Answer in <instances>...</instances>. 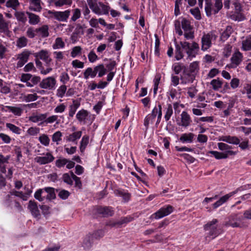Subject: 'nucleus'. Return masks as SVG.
I'll return each instance as SVG.
<instances>
[{
    "mask_svg": "<svg viewBox=\"0 0 251 251\" xmlns=\"http://www.w3.org/2000/svg\"><path fill=\"white\" fill-rule=\"evenodd\" d=\"M28 40L25 36L18 38L16 41V46L19 48H22L27 45Z\"/></svg>",
    "mask_w": 251,
    "mask_h": 251,
    "instance_id": "45",
    "label": "nucleus"
},
{
    "mask_svg": "<svg viewBox=\"0 0 251 251\" xmlns=\"http://www.w3.org/2000/svg\"><path fill=\"white\" fill-rule=\"evenodd\" d=\"M6 126L12 132L14 133L20 134L21 133V129L15 125L11 123H6Z\"/></svg>",
    "mask_w": 251,
    "mask_h": 251,
    "instance_id": "48",
    "label": "nucleus"
},
{
    "mask_svg": "<svg viewBox=\"0 0 251 251\" xmlns=\"http://www.w3.org/2000/svg\"><path fill=\"white\" fill-rule=\"evenodd\" d=\"M232 32V28L230 26H227L226 30L222 33L221 35V40L225 41L230 36Z\"/></svg>",
    "mask_w": 251,
    "mask_h": 251,
    "instance_id": "39",
    "label": "nucleus"
},
{
    "mask_svg": "<svg viewBox=\"0 0 251 251\" xmlns=\"http://www.w3.org/2000/svg\"><path fill=\"white\" fill-rule=\"evenodd\" d=\"M88 116V112L85 109H81L79 110L76 115V118L80 122H83L85 124V120Z\"/></svg>",
    "mask_w": 251,
    "mask_h": 251,
    "instance_id": "28",
    "label": "nucleus"
},
{
    "mask_svg": "<svg viewBox=\"0 0 251 251\" xmlns=\"http://www.w3.org/2000/svg\"><path fill=\"white\" fill-rule=\"evenodd\" d=\"M38 99V96L36 94H28L24 97V100L26 102H29L31 101H35Z\"/></svg>",
    "mask_w": 251,
    "mask_h": 251,
    "instance_id": "58",
    "label": "nucleus"
},
{
    "mask_svg": "<svg viewBox=\"0 0 251 251\" xmlns=\"http://www.w3.org/2000/svg\"><path fill=\"white\" fill-rule=\"evenodd\" d=\"M205 11L207 16L217 14L223 8V0H215L214 5L211 0H204Z\"/></svg>",
    "mask_w": 251,
    "mask_h": 251,
    "instance_id": "3",
    "label": "nucleus"
},
{
    "mask_svg": "<svg viewBox=\"0 0 251 251\" xmlns=\"http://www.w3.org/2000/svg\"><path fill=\"white\" fill-rule=\"evenodd\" d=\"M218 36L214 31H210L202 36L201 42V50L205 51L212 46V41H216Z\"/></svg>",
    "mask_w": 251,
    "mask_h": 251,
    "instance_id": "5",
    "label": "nucleus"
},
{
    "mask_svg": "<svg viewBox=\"0 0 251 251\" xmlns=\"http://www.w3.org/2000/svg\"><path fill=\"white\" fill-rule=\"evenodd\" d=\"M242 49L243 50H251V37H248L242 41Z\"/></svg>",
    "mask_w": 251,
    "mask_h": 251,
    "instance_id": "34",
    "label": "nucleus"
},
{
    "mask_svg": "<svg viewBox=\"0 0 251 251\" xmlns=\"http://www.w3.org/2000/svg\"><path fill=\"white\" fill-rule=\"evenodd\" d=\"M243 58V55L239 51L235 52L230 58V67L232 68H236L242 61Z\"/></svg>",
    "mask_w": 251,
    "mask_h": 251,
    "instance_id": "14",
    "label": "nucleus"
},
{
    "mask_svg": "<svg viewBox=\"0 0 251 251\" xmlns=\"http://www.w3.org/2000/svg\"><path fill=\"white\" fill-rule=\"evenodd\" d=\"M22 192L20 191H17L15 190H12L10 192V195H7L6 196L5 198V205L8 206L10 207L11 206V202H12L11 199V196H15L16 197H19L21 196V194H22Z\"/></svg>",
    "mask_w": 251,
    "mask_h": 251,
    "instance_id": "29",
    "label": "nucleus"
},
{
    "mask_svg": "<svg viewBox=\"0 0 251 251\" xmlns=\"http://www.w3.org/2000/svg\"><path fill=\"white\" fill-rule=\"evenodd\" d=\"M66 91L67 86L64 84L61 85L57 90V96L59 98H62L64 96Z\"/></svg>",
    "mask_w": 251,
    "mask_h": 251,
    "instance_id": "50",
    "label": "nucleus"
},
{
    "mask_svg": "<svg viewBox=\"0 0 251 251\" xmlns=\"http://www.w3.org/2000/svg\"><path fill=\"white\" fill-rule=\"evenodd\" d=\"M10 158V156L7 155L4 156L2 154H0V171L1 173H5L6 166L8 163V160Z\"/></svg>",
    "mask_w": 251,
    "mask_h": 251,
    "instance_id": "25",
    "label": "nucleus"
},
{
    "mask_svg": "<svg viewBox=\"0 0 251 251\" xmlns=\"http://www.w3.org/2000/svg\"><path fill=\"white\" fill-rule=\"evenodd\" d=\"M70 176L69 174H64L63 179L65 183L69 185H72L73 180H75L76 185L81 184L79 178L75 176L74 174H70Z\"/></svg>",
    "mask_w": 251,
    "mask_h": 251,
    "instance_id": "18",
    "label": "nucleus"
},
{
    "mask_svg": "<svg viewBox=\"0 0 251 251\" xmlns=\"http://www.w3.org/2000/svg\"><path fill=\"white\" fill-rule=\"evenodd\" d=\"M5 108L7 109V110H5V111H8L16 116H21L23 111L22 108L16 106H5Z\"/></svg>",
    "mask_w": 251,
    "mask_h": 251,
    "instance_id": "27",
    "label": "nucleus"
},
{
    "mask_svg": "<svg viewBox=\"0 0 251 251\" xmlns=\"http://www.w3.org/2000/svg\"><path fill=\"white\" fill-rule=\"evenodd\" d=\"M137 178V179L143 182L144 184H147V180L148 177L146 176V174H140L141 176H138L137 174H132Z\"/></svg>",
    "mask_w": 251,
    "mask_h": 251,
    "instance_id": "60",
    "label": "nucleus"
},
{
    "mask_svg": "<svg viewBox=\"0 0 251 251\" xmlns=\"http://www.w3.org/2000/svg\"><path fill=\"white\" fill-rule=\"evenodd\" d=\"M173 110L172 108V106L171 104H168L167 105V107L166 108V112L165 114V119L166 121H168L170 120L171 117L173 115Z\"/></svg>",
    "mask_w": 251,
    "mask_h": 251,
    "instance_id": "49",
    "label": "nucleus"
},
{
    "mask_svg": "<svg viewBox=\"0 0 251 251\" xmlns=\"http://www.w3.org/2000/svg\"><path fill=\"white\" fill-rule=\"evenodd\" d=\"M82 135V131H78L73 132L66 137V140L69 142H75L76 140L79 139Z\"/></svg>",
    "mask_w": 251,
    "mask_h": 251,
    "instance_id": "32",
    "label": "nucleus"
},
{
    "mask_svg": "<svg viewBox=\"0 0 251 251\" xmlns=\"http://www.w3.org/2000/svg\"><path fill=\"white\" fill-rule=\"evenodd\" d=\"M31 52L29 50H25L21 53L17 55V59L18 60L16 68H21L28 61Z\"/></svg>",
    "mask_w": 251,
    "mask_h": 251,
    "instance_id": "10",
    "label": "nucleus"
},
{
    "mask_svg": "<svg viewBox=\"0 0 251 251\" xmlns=\"http://www.w3.org/2000/svg\"><path fill=\"white\" fill-rule=\"evenodd\" d=\"M199 70V62L194 61L190 65V71L191 73L198 72Z\"/></svg>",
    "mask_w": 251,
    "mask_h": 251,
    "instance_id": "55",
    "label": "nucleus"
},
{
    "mask_svg": "<svg viewBox=\"0 0 251 251\" xmlns=\"http://www.w3.org/2000/svg\"><path fill=\"white\" fill-rule=\"evenodd\" d=\"M89 136L87 135L84 136L80 142V150L81 152H83L87 145L89 143Z\"/></svg>",
    "mask_w": 251,
    "mask_h": 251,
    "instance_id": "47",
    "label": "nucleus"
},
{
    "mask_svg": "<svg viewBox=\"0 0 251 251\" xmlns=\"http://www.w3.org/2000/svg\"><path fill=\"white\" fill-rule=\"evenodd\" d=\"M182 27L185 31H190L192 28L190 22L185 18H183L181 21Z\"/></svg>",
    "mask_w": 251,
    "mask_h": 251,
    "instance_id": "51",
    "label": "nucleus"
},
{
    "mask_svg": "<svg viewBox=\"0 0 251 251\" xmlns=\"http://www.w3.org/2000/svg\"><path fill=\"white\" fill-rule=\"evenodd\" d=\"M220 140L236 145H238L240 142V139L236 136H231L229 135L222 136Z\"/></svg>",
    "mask_w": 251,
    "mask_h": 251,
    "instance_id": "23",
    "label": "nucleus"
},
{
    "mask_svg": "<svg viewBox=\"0 0 251 251\" xmlns=\"http://www.w3.org/2000/svg\"><path fill=\"white\" fill-rule=\"evenodd\" d=\"M191 13L195 17L197 20H200L201 19V15L200 11L198 8H195L190 9Z\"/></svg>",
    "mask_w": 251,
    "mask_h": 251,
    "instance_id": "63",
    "label": "nucleus"
},
{
    "mask_svg": "<svg viewBox=\"0 0 251 251\" xmlns=\"http://www.w3.org/2000/svg\"><path fill=\"white\" fill-rule=\"evenodd\" d=\"M27 207L32 215L34 217L37 218L40 216V213L38 209L37 203L34 201H29Z\"/></svg>",
    "mask_w": 251,
    "mask_h": 251,
    "instance_id": "19",
    "label": "nucleus"
},
{
    "mask_svg": "<svg viewBox=\"0 0 251 251\" xmlns=\"http://www.w3.org/2000/svg\"><path fill=\"white\" fill-rule=\"evenodd\" d=\"M223 83V81L219 78L214 79L210 82V85H212L213 89L215 91H217L221 88Z\"/></svg>",
    "mask_w": 251,
    "mask_h": 251,
    "instance_id": "36",
    "label": "nucleus"
},
{
    "mask_svg": "<svg viewBox=\"0 0 251 251\" xmlns=\"http://www.w3.org/2000/svg\"><path fill=\"white\" fill-rule=\"evenodd\" d=\"M9 21H6L2 14L0 13V32L5 33L8 30Z\"/></svg>",
    "mask_w": 251,
    "mask_h": 251,
    "instance_id": "24",
    "label": "nucleus"
},
{
    "mask_svg": "<svg viewBox=\"0 0 251 251\" xmlns=\"http://www.w3.org/2000/svg\"><path fill=\"white\" fill-rule=\"evenodd\" d=\"M94 70L96 74L98 73V76L100 77L103 76L106 73V69L103 64H100L95 67Z\"/></svg>",
    "mask_w": 251,
    "mask_h": 251,
    "instance_id": "37",
    "label": "nucleus"
},
{
    "mask_svg": "<svg viewBox=\"0 0 251 251\" xmlns=\"http://www.w3.org/2000/svg\"><path fill=\"white\" fill-rule=\"evenodd\" d=\"M194 137L195 135L193 133H184L180 136L179 140L182 143H192Z\"/></svg>",
    "mask_w": 251,
    "mask_h": 251,
    "instance_id": "30",
    "label": "nucleus"
},
{
    "mask_svg": "<svg viewBox=\"0 0 251 251\" xmlns=\"http://www.w3.org/2000/svg\"><path fill=\"white\" fill-rule=\"evenodd\" d=\"M244 216L240 214H232L227 218L225 225L232 227L243 228L248 226V223L245 221Z\"/></svg>",
    "mask_w": 251,
    "mask_h": 251,
    "instance_id": "1",
    "label": "nucleus"
},
{
    "mask_svg": "<svg viewBox=\"0 0 251 251\" xmlns=\"http://www.w3.org/2000/svg\"><path fill=\"white\" fill-rule=\"evenodd\" d=\"M92 10L98 15L107 14L109 11V7L102 2L96 4Z\"/></svg>",
    "mask_w": 251,
    "mask_h": 251,
    "instance_id": "16",
    "label": "nucleus"
},
{
    "mask_svg": "<svg viewBox=\"0 0 251 251\" xmlns=\"http://www.w3.org/2000/svg\"><path fill=\"white\" fill-rule=\"evenodd\" d=\"M39 140L42 145L45 146H48L50 144V138L46 134H42L39 137Z\"/></svg>",
    "mask_w": 251,
    "mask_h": 251,
    "instance_id": "53",
    "label": "nucleus"
},
{
    "mask_svg": "<svg viewBox=\"0 0 251 251\" xmlns=\"http://www.w3.org/2000/svg\"><path fill=\"white\" fill-rule=\"evenodd\" d=\"M70 10H67L64 11H48L50 18H54L60 22L67 21L70 15Z\"/></svg>",
    "mask_w": 251,
    "mask_h": 251,
    "instance_id": "7",
    "label": "nucleus"
},
{
    "mask_svg": "<svg viewBox=\"0 0 251 251\" xmlns=\"http://www.w3.org/2000/svg\"><path fill=\"white\" fill-rule=\"evenodd\" d=\"M36 32H39L41 36L43 38L49 36V26L47 25H44L41 27L36 29Z\"/></svg>",
    "mask_w": 251,
    "mask_h": 251,
    "instance_id": "35",
    "label": "nucleus"
},
{
    "mask_svg": "<svg viewBox=\"0 0 251 251\" xmlns=\"http://www.w3.org/2000/svg\"><path fill=\"white\" fill-rule=\"evenodd\" d=\"M19 5L20 2L18 0H8L5 3L7 7L11 8L15 10Z\"/></svg>",
    "mask_w": 251,
    "mask_h": 251,
    "instance_id": "41",
    "label": "nucleus"
},
{
    "mask_svg": "<svg viewBox=\"0 0 251 251\" xmlns=\"http://www.w3.org/2000/svg\"><path fill=\"white\" fill-rule=\"evenodd\" d=\"M180 45H181L182 48L185 51L188 58L190 59L196 57L200 49L199 44L195 42L190 43L186 41H181Z\"/></svg>",
    "mask_w": 251,
    "mask_h": 251,
    "instance_id": "4",
    "label": "nucleus"
},
{
    "mask_svg": "<svg viewBox=\"0 0 251 251\" xmlns=\"http://www.w3.org/2000/svg\"><path fill=\"white\" fill-rule=\"evenodd\" d=\"M42 189V198L43 201L45 200H53L56 198L54 189L52 187H45Z\"/></svg>",
    "mask_w": 251,
    "mask_h": 251,
    "instance_id": "13",
    "label": "nucleus"
},
{
    "mask_svg": "<svg viewBox=\"0 0 251 251\" xmlns=\"http://www.w3.org/2000/svg\"><path fill=\"white\" fill-rule=\"evenodd\" d=\"M40 129L38 127H31L27 131V133L31 136H35L39 133Z\"/></svg>",
    "mask_w": 251,
    "mask_h": 251,
    "instance_id": "61",
    "label": "nucleus"
},
{
    "mask_svg": "<svg viewBox=\"0 0 251 251\" xmlns=\"http://www.w3.org/2000/svg\"><path fill=\"white\" fill-rule=\"evenodd\" d=\"M53 159V156L50 153H47L45 156H37L35 158V160L41 164L49 163Z\"/></svg>",
    "mask_w": 251,
    "mask_h": 251,
    "instance_id": "20",
    "label": "nucleus"
},
{
    "mask_svg": "<svg viewBox=\"0 0 251 251\" xmlns=\"http://www.w3.org/2000/svg\"><path fill=\"white\" fill-rule=\"evenodd\" d=\"M70 80L68 74L66 72H62L60 76V81L63 84H66Z\"/></svg>",
    "mask_w": 251,
    "mask_h": 251,
    "instance_id": "59",
    "label": "nucleus"
},
{
    "mask_svg": "<svg viewBox=\"0 0 251 251\" xmlns=\"http://www.w3.org/2000/svg\"><path fill=\"white\" fill-rule=\"evenodd\" d=\"M181 123L179 126L187 127L192 122L190 115L186 111H183L181 114Z\"/></svg>",
    "mask_w": 251,
    "mask_h": 251,
    "instance_id": "21",
    "label": "nucleus"
},
{
    "mask_svg": "<svg viewBox=\"0 0 251 251\" xmlns=\"http://www.w3.org/2000/svg\"><path fill=\"white\" fill-rule=\"evenodd\" d=\"M175 58L176 60H179L184 57V54L182 52V48L181 45H179L176 43L175 44Z\"/></svg>",
    "mask_w": 251,
    "mask_h": 251,
    "instance_id": "33",
    "label": "nucleus"
},
{
    "mask_svg": "<svg viewBox=\"0 0 251 251\" xmlns=\"http://www.w3.org/2000/svg\"><path fill=\"white\" fill-rule=\"evenodd\" d=\"M26 13L28 15L30 24L35 25L39 23L40 17L39 16L29 12H26Z\"/></svg>",
    "mask_w": 251,
    "mask_h": 251,
    "instance_id": "31",
    "label": "nucleus"
},
{
    "mask_svg": "<svg viewBox=\"0 0 251 251\" xmlns=\"http://www.w3.org/2000/svg\"><path fill=\"white\" fill-rule=\"evenodd\" d=\"M174 209V208L170 205H165L152 214L151 217L154 218L155 219L162 218L172 213Z\"/></svg>",
    "mask_w": 251,
    "mask_h": 251,
    "instance_id": "8",
    "label": "nucleus"
},
{
    "mask_svg": "<svg viewBox=\"0 0 251 251\" xmlns=\"http://www.w3.org/2000/svg\"><path fill=\"white\" fill-rule=\"evenodd\" d=\"M23 70L25 72H28L31 71L33 72H36V69L34 67V64L32 62H29L27 63L26 65H25Z\"/></svg>",
    "mask_w": 251,
    "mask_h": 251,
    "instance_id": "54",
    "label": "nucleus"
},
{
    "mask_svg": "<svg viewBox=\"0 0 251 251\" xmlns=\"http://www.w3.org/2000/svg\"><path fill=\"white\" fill-rule=\"evenodd\" d=\"M48 114H40L39 115H32L29 117V120L33 123H37L40 121L45 122Z\"/></svg>",
    "mask_w": 251,
    "mask_h": 251,
    "instance_id": "26",
    "label": "nucleus"
},
{
    "mask_svg": "<svg viewBox=\"0 0 251 251\" xmlns=\"http://www.w3.org/2000/svg\"><path fill=\"white\" fill-rule=\"evenodd\" d=\"M35 58H39L45 62L47 66H50L52 59L50 57L49 51L47 50H42L39 52L33 54Z\"/></svg>",
    "mask_w": 251,
    "mask_h": 251,
    "instance_id": "11",
    "label": "nucleus"
},
{
    "mask_svg": "<svg viewBox=\"0 0 251 251\" xmlns=\"http://www.w3.org/2000/svg\"><path fill=\"white\" fill-rule=\"evenodd\" d=\"M191 73L185 74L183 77H181L182 83H192L195 79V75Z\"/></svg>",
    "mask_w": 251,
    "mask_h": 251,
    "instance_id": "38",
    "label": "nucleus"
},
{
    "mask_svg": "<svg viewBox=\"0 0 251 251\" xmlns=\"http://www.w3.org/2000/svg\"><path fill=\"white\" fill-rule=\"evenodd\" d=\"M218 147L219 150L221 151H225L224 152H218L217 151H209L208 154L213 155L215 158L217 159H226L228 157L229 155H234L236 152L231 151L232 149L231 146L224 143H219L218 144Z\"/></svg>",
    "mask_w": 251,
    "mask_h": 251,
    "instance_id": "2",
    "label": "nucleus"
},
{
    "mask_svg": "<svg viewBox=\"0 0 251 251\" xmlns=\"http://www.w3.org/2000/svg\"><path fill=\"white\" fill-rule=\"evenodd\" d=\"M64 47L65 43L60 37H57L55 40V43L52 45V48L54 50L62 49Z\"/></svg>",
    "mask_w": 251,
    "mask_h": 251,
    "instance_id": "44",
    "label": "nucleus"
},
{
    "mask_svg": "<svg viewBox=\"0 0 251 251\" xmlns=\"http://www.w3.org/2000/svg\"><path fill=\"white\" fill-rule=\"evenodd\" d=\"M29 9L34 12H40L42 10L41 0H30Z\"/></svg>",
    "mask_w": 251,
    "mask_h": 251,
    "instance_id": "22",
    "label": "nucleus"
},
{
    "mask_svg": "<svg viewBox=\"0 0 251 251\" xmlns=\"http://www.w3.org/2000/svg\"><path fill=\"white\" fill-rule=\"evenodd\" d=\"M239 189H237L236 190L232 191L224 196L221 197L218 201L213 204L212 206L214 209H216L222 205L224 203L226 202L231 197L236 194Z\"/></svg>",
    "mask_w": 251,
    "mask_h": 251,
    "instance_id": "17",
    "label": "nucleus"
},
{
    "mask_svg": "<svg viewBox=\"0 0 251 251\" xmlns=\"http://www.w3.org/2000/svg\"><path fill=\"white\" fill-rule=\"evenodd\" d=\"M217 222V219H213L204 226V230L209 231L207 237L214 239L220 234V231L217 229V226L215 225Z\"/></svg>",
    "mask_w": 251,
    "mask_h": 251,
    "instance_id": "6",
    "label": "nucleus"
},
{
    "mask_svg": "<svg viewBox=\"0 0 251 251\" xmlns=\"http://www.w3.org/2000/svg\"><path fill=\"white\" fill-rule=\"evenodd\" d=\"M96 75L94 69H93L91 67L87 68L83 73L84 78L86 79H88L90 76L94 78Z\"/></svg>",
    "mask_w": 251,
    "mask_h": 251,
    "instance_id": "40",
    "label": "nucleus"
},
{
    "mask_svg": "<svg viewBox=\"0 0 251 251\" xmlns=\"http://www.w3.org/2000/svg\"><path fill=\"white\" fill-rule=\"evenodd\" d=\"M56 80L53 76H49L42 80L39 84L40 88L49 90L55 89Z\"/></svg>",
    "mask_w": 251,
    "mask_h": 251,
    "instance_id": "9",
    "label": "nucleus"
},
{
    "mask_svg": "<svg viewBox=\"0 0 251 251\" xmlns=\"http://www.w3.org/2000/svg\"><path fill=\"white\" fill-rule=\"evenodd\" d=\"M155 118L150 114L147 115L144 120V125L147 127H148L150 124H153Z\"/></svg>",
    "mask_w": 251,
    "mask_h": 251,
    "instance_id": "64",
    "label": "nucleus"
},
{
    "mask_svg": "<svg viewBox=\"0 0 251 251\" xmlns=\"http://www.w3.org/2000/svg\"><path fill=\"white\" fill-rule=\"evenodd\" d=\"M14 15L17 20L23 23H25L27 20L26 17L24 12L16 11Z\"/></svg>",
    "mask_w": 251,
    "mask_h": 251,
    "instance_id": "46",
    "label": "nucleus"
},
{
    "mask_svg": "<svg viewBox=\"0 0 251 251\" xmlns=\"http://www.w3.org/2000/svg\"><path fill=\"white\" fill-rule=\"evenodd\" d=\"M231 3L234 5L235 10L237 13H240L242 10L240 0H225L223 3L225 8L227 10L229 9Z\"/></svg>",
    "mask_w": 251,
    "mask_h": 251,
    "instance_id": "15",
    "label": "nucleus"
},
{
    "mask_svg": "<svg viewBox=\"0 0 251 251\" xmlns=\"http://www.w3.org/2000/svg\"><path fill=\"white\" fill-rule=\"evenodd\" d=\"M125 219L117 222L111 221L109 222L107 225L111 227H119L122 224L125 223Z\"/></svg>",
    "mask_w": 251,
    "mask_h": 251,
    "instance_id": "57",
    "label": "nucleus"
},
{
    "mask_svg": "<svg viewBox=\"0 0 251 251\" xmlns=\"http://www.w3.org/2000/svg\"><path fill=\"white\" fill-rule=\"evenodd\" d=\"M94 210L103 217L112 216L114 214L113 208L109 206H97L94 208Z\"/></svg>",
    "mask_w": 251,
    "mask_h": 251,
    "instance_id": "12",
    "label": "nucleus"
},
{
    "mask_svg": "<svg viewBox=\"0 0 251 251\" xmlns=\"http://www.w3.org/2000/svg\"><path fill=\"white\" fill-rule=\"evenodd\" d=\"M81 15L80 10L78 8H75L73 10V15L71 18V20L75 22L80 18Z\"/></svg>",
    "mask_w": 251,
    "mask_h": 251,
    "instance_id": "62",
    "label": "nucleus"
},
{
    "mask_svg": "<svg viewBox=\"0 0 251 251\" xmlns=\"http://www.w3.org/2000/svg\"><path fill=\"white\" fill-rule=\"evenodd\" d=\"M93 237L91 235L87 236L83 240L82 246L85 249L90 248L92 246Z\"/></svg>",
    "mask_w": 251,
    "mask_h": 251,
    "instance_id": "43",
    "label": "nucleus"
},
{
    "mask_svg": "<svg viewBox=\"0 0 251 251\" xmlns=\"http://www.w3.org/2000/svg\"><path fill=\"white\" fill-rule=\"evenodd\" d=\"M72 3L71 0H58L55 2L54 4L56 6L61 7L64 5H70Z\"/></svg>",
    "mask_w": 251,
    "mask_h": 251,
    "instance_id": "56",
    "label": "nucleus"
},
{
    "mask_svg": "<svg viewBox=\"0 0 251 251\" xmlns=\"http://www.w3.org/2000/svg\"><path fill=\"white\" fill-rule=\"evenodd\" d=\"M79 106V103L76 102L75 100L73 101V104L71 105L69 107V115L70 117H73L74 116L77 109Z\"/></svg>",
    "mask_w": 251,
    "mask_h": 251,
    "instance_id": "42",
    "label": "nucleus"
},
{
    "mask_svg": "<svg viewBox=\"0 0 251 251\" xmlns=\"http://www.w3.org/2000/svg\"><path fill=\"white\" fill-rule=\"evenodd\" d=\"M62 133L60 131L55 132L52 136V140L55 142L56 145L59 144V142L61 140Z\"/></svg>",
    "mask_w": 251,
    "mask_h": 251,
    "instance_id": "52",
    "label": "nucleus"
}]
</instances>
